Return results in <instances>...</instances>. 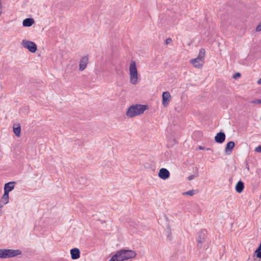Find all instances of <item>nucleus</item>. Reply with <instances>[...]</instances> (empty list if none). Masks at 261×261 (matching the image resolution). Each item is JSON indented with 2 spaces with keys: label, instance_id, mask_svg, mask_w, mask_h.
<instances>
[{
  "label": "nucleus",
  "instance_id": "nucleus-1",
  "mask_svg": "<svg viewBox=\"0 0 261 261\" xmlns=\"http://www.w3.org/2000/svg\"><path fill=\"white\" fill-rule=\"evenodd\" d=\"M136 252L132 250L122 249L117 251L113 255L109 261H123L134 258Z\"/></svg>",
  "mask_w": 261,
  "mask_h": 261
},
{
  "label": "nucleus",
  "instance_id": "nucleus-2",
  "mask_svg": "<svg viewBox=\"0 0 261 261\" xmlns=\"http://www.w3.org/2000/svg\"><path fill=\"white\" fill-rule=\"evenodd\" d=\"M148 109V107L145 105L136 104L131 106L126 112V115L128 118H133L140 115Z\"/></svg>",
  "mask_w": 261,
  "mask_h": 261
},
{
  "label": "nucleus",
  "instance_id": "nucleus-3",
  "mask_svg": "<svg viewBox=\"0 0 261 261\" xmlns=\"http://www.w3.org/2000/svg\"><path fill=\"white\" fill-rule=\"evenodd\" d=\"M128 70L129 83L133 85H137L138 83L140 75L137 70L136 61H131Z\"/></svg>",
  "mask_w": 261,
  "mask_h": 261
},
{
  "label": "nucleus",
  "instance_id": "nucleus-4",
  "mask_svg": "<svg viewBox=\"0 0 261 261\" xmlns=\"http://www.w3.org/2000/svg\"><path fill=\"white\" fill-rule=\"evenodd\" d=\"M205 55V49L201 48L199 52L197 57L195 58L191 59L190 61V63L196 68H201L204 63V57Z\"/></svg>",
  "mask_w": 261,
  "mask_h": 261
},
{
  "label": "nucleus",
  "instance_id": "nucleus-5",
  "mask_svg": "<svg viewBox=\"0 0 261 261\" xmlns=\"http://www.w3.org/2000/svg\"><path fill=\"white\" fill-rule=\"evenodd\" d=\"M22 251L19 249H0V258H12L21 255Z\"/></svg>",
  "mask_w": 261,
  "mask_h": 261
},
{
  "label": "nucleus",
  "instance_id": "nucleus-6",
  "mask_svg": "<svg viewBox=\"0 0 261 261\" xmlns=\"http://www.w3.org/2000/svg\"><path fill=\"white\" fill-rule=\"evenodd\" d=\"M21 45L23 47L27 48L30 52L35 53L37 49L36 44L33 41L23 40L21 42Z\"/></svg>",
  "mask_w": 261,
  "mask_h": 261
},
{
  "label": "nucleus",
  "instance_id": "nucleus-7",
  "mask_svg": "<svg viewBox=\"0 0 261 261\" xmlns=\"http://www.w3.org/2000/svg\"><path fill=\"white\" fill-rule=\"evenodd\" d=\"M171 100V95L168 91H165L162 93V104L164 107H167Z\"/></svg>",
  "mask_w": 261,
  "mask_h": 261
},
{
  "label": "nucleus",
  "instance_id": "nucleus-8",
  "mask_svg": "<svg viewBox=\"0 0 261 261\" xmlns=\"http://www.w3.org/2000/svg\"><path fill=\"white\" fill-rule=\"evenodd\" d=\"M159 177L163 180H166L170 177V172L166 168H161L158 173Z\"/></svg>",
  "mask_w": 261,
  "mask_h": 261
},
{
  "label": "nucleus",
  "instance_id": "nucleus-9",
  "mask_svg": "<svg viewBox=\"0 0 261 261\" xmlns=\"http://www.w3.org/2000/svg\"><path fill=\"white\" fill-rule=\"evenodd\" d=\"M88 62L89 58L88 56L82 57L80 61L79 70L80 71H83L85 70L87 67Z\"/></svg>",
  "mask_w": 261,
  "mask_h": 261
},
{
  "label": "nucleus",
  "instance_id": "nucleus-10",
  "mask_svg": "<svg viewBox=\"0 0 261 261\" xmlns=\"http://www.w3.org/2000/svg\"><path fill=\"white\" fill-rule=\"evenodd\" d=\"M225 134L223 132H219L215 137V141L218 143H223L225 140Z\"/></svg>",
  "mask_w": 261,
  "mask_h": 261
},
{
  "label": "nucleus",
  "instance_id": "nucleus-11",
  "mask_svg": "<svg viewBox=\"0 0 261 261\" xmlns=\"http://www.w3.org/2000/svg\"><path fill=\"white\" fill-rule=\"evenodd\" d=\"M15 182L11 181L5 184L4 193L9 194L14 189Z\"/></svg>",
  "mask_w": 261,
  "mask_h": 261
},
{
  "label": "nucleus",
  "instance_id": "nucleus-12",
  "mask_svg": "<svg viewBox=\"0 0 261 261\" xmlns=\"http://www.w3.org/2000/svg\"><path fill=\"white\" fill-rule=\"evenodd\" d=\"M70 254L72 259H77L80 257V251L78 248H74L70 250Z\"/></svg>",
  "mask_w": 261,
  "mask_h": 261
},
{
  "label": "nucleus",
  "instance_id": "nucleus-13",
  "mask_svg": "<svg viewBox=\"0 0 261 261\" xmlns=\"http://www.w3.org/2000/svg\"><path fill=\"white\" fill-rule=\"evenodd\" d=\"M9 194L4 193L0 199V208H2L4 205L9 202Z\"/></svg>",
  "mask_w": 261,
  "mask_h": 261
},
{
  "label": "nucleus",
  "instance_id": "nucleus-14",
  "mask_svg": "<svg viewBox=\"0 0 261 261\" xmlns=\"http://www.w3.org/2000/svg\"><path fill=\"white\" fill-rule=\"evenodd\" d=\"M235 146V143L233 141H230L228 142L225 148V152L226 154H229L231 152L232 149Z\"/></svg>",
  "mask_w": 261,
  "mask_h": 261
},
{
  "label": "nucleus",
  "instance_id": "nucleus-15",
  "mask_svg": "<svg viewBox=\"0 0 261 261\" xmlns=\"http://www.w3.org/2000/svg\"><path fill=\"white\" fill-rule=\"evenodd\" d=\"M205 231H201L199 233V239L198 240V245L201 247L202 243L205 241Z\"/></svg>",
  "mask_w": 261,
  "mask_h": 261
},
{
  "label": "nucleus",
  "instance_id": "nucleus-16",
  "mask_svg": "<svg viewBox=\"0 0 261 261\" xmlns=\"http://www.w3.org/2000/svg\"><path fill=\"white\" fill-rule=\"evenodd\" d=\"M34 20L33 18H28L23 20L22 24L23 27H29L32 26L34 23Z\"/></svg>",
  "mask_w": 261,
  "mask_h": 261
},
{
  "label": "nucleus",
  "instance_id": "nucleus-17",
  "mask_svg": "<svg viewBox=\"0 0 261 261\" xmlns=\"http://www.w3.org/2000/svg\"><path fill=\"white\" fill-rule=\"evenodd\" d=\"M244 188V183L242 181H239L238 182L236 186V190L239 193H241L243 192Z\"/></svg>",
  "mask_w": 261,
  "mask_h": 261
},
{
  "label": "nucleus",
  "instance_id": "nucleus-18",
  "mask_svg": "<svg viewBox=\"0 0 261 261\" xmlns=\"http://www.w3.org/2000/svg\"><path fill=\"white\" fill-rule=\"evenodd\" d=\"M13 132L17 137L20 136L21 127L19 124L13 125Z\"/></svg>",
  "mask_w": 261,
  "mask_h": 261
},
{
  "label": "nucleus",
  "instance_id": "nucleus-19",
  "mask_svg": "<svg viewBox=\"0 0 261 261\" xmlns=\"http://www.w3.org/2000/svg\"><path fill=\"white\" fill-rule=\"evenodd\" d=\"M195 194V190H191L189 191L182 193L183 195H188V196H193Z\"/></svg>",
  "mask_w": 261,
  "mask_h": 261
},
{
  "label": "nucleus",
  "instance_id": "nucleus-20",
  "mask_svg": "<svg viewBox=\"0 0 261 261\" xmlns=\"http://www.w3.org/2000/svg\"><path fill=\"white\" fill-rule=\"evenodd\" d=\"M253 103H256V104H261V99H255L251 102Z\"/></svg>",
  "mask_w": 261,
  "mask_h": 261
},
{
  "label": "nucleus",
  "instance_id": "nucleus-21",
  "mask_svg": "<svg viewBox=\"0 0 261 261\" xmlns=\"http://www.w3.org/2000/svg\"><path fill=\"white\" fill-rule=\"evenodd\" d=\"M255 151L257 152H261V145L256 147L255 148Z\"/></svg>",
  "mask_w": 261,
  "mask_h": 261
},
{
  "label": "nucleus",
  "instance_id": "nucleus-22",
  "mask_svg": "<svg viewBox=\"0 0 261 261\" xmlns=\"http://www.w3.org/2000/svg\"><path fill=\"white\" fill-rule=\"evenodd\" d=\"M3 13V5H2V1L0 0V16Z\"/></svg>",
  "mask_w": 261,
  "mask_h": 261
},
{
  "label": "nucleus",
  "instance_id": "nucleus-23",
  "mask_svg": "<svg viewBox=\"0 0 261 261\" xmlns=\"http://www.w3.org/2000/svg\"><path fill=\"white\" fill-rule=\"evenodd\" d=\"M240 76H241V74L240 73L238 72L236 74H235L233 77L234 79H236L240 77Z\"/></svg>",
  "mask_w": 261,
  "mask_h": 261
},
{
  "label": "nucleus",
  "instance_id": "nucleus-24",
  "mask_svg": "<svg viewBox=\"0 0 261 261\" xmlns=\"http://www.w3.org/2000/svg\"><path fill=\"white\" fill-rule=\"evenodd\" d=\"M256 31L257 32L261 31V23L257 26L256 28Z\"/></svg>",
  "mask_w": 261,
  "mask_h": 261
},
{
  "label": "nucleus",
  "instance_id": "nucleus-25",
  "mask_svg": "<svg viewBox=\"0 0 261 261\" xmlns=\"http://www.w3.org/2000/svg\"><path fill=\"white\" fill-rule=\"evenodd\" d=\"M195 177V176L194 175H192L188 177V179L189 180H191L193 179Z\"/></svg>",
  "mask_w": 261,
  "mask_h": 261
},
{
  "label": "nucleus",
  "instance_id": "nucleus-26",
  "mask_svg": "<svg viewBox=\"0 0 261 261\" xmlns=\"http://www.w3.org/2000/svg\"><path fill=\"white\" fill-rule=\"evenodd\" d=\"M171 41H172V39L171 38H168L166 40V44H168L170 43V42H171Z\"/></svg>",
  "mask_w": 261,
  "mask_h": 261
},
{
  "label": "nucleus",
  "instance_id": "nucleus-27",
  "mask_svg": "<svg viewBox=\"0 0 261 261\" xmlns=\"http://www.w3.org/2000/svg\"><path fill=\"white\" fill-rule=\"evenodd\" d=\"M198 149H199V150H203V149H204V147H202L201 146H200L198 147Z\"/></svg>",
  "mask_w": 261,
  "mask_h": 261
},
{
  "label": "nucleus",
  "instance_id": "nucleus-28",
  "mask_svg": "<svg viewBox=\"0 0 261 261\" xmlns=\"http://www.w3.org/2000/svg\"><path fill=\"white\" fill-rule=\"evenodd\" d=\"M258 84H261V77L257 81Z\"/></svg>",
  "mask_w": 261,
  "mask_h": 261
},
{
  "label": "nucleus",
  "instance_id": "nucleus-29",
  "mask_svg": "<svg viewBox=\"0 0 261 261\" xmlns=\"http://www.w3.org/2000/svg\"><path fill=\"white\" fill-rule=\"evenodd\" d=\"M2 213V211L1 210H0V216L1 215Z\"/></svg>",
  "mask_w": 261,
  "mask_h": 261
},
{
  "label": "nucleus",
  "instance_id": "nucleus-30",
  "mask_svg": "<svg viewBox=\"0 0 261 261\" xmlns=\"http://www.w3.org/2000/svg\"><path fill=\"white\" fill-rule=\"evenodd\" d=\"M210 149H210V148H207L206 149V150H210Z\"/></svg>",
  "mask_w": 261,
  "mask_h": 261
}]
</instances>
